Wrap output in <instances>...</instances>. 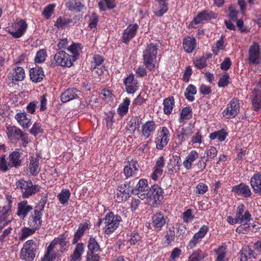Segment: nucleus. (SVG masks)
<instances>
[{
    "mask_svg": "<svg viewBox=\"0 0 261 261\" xmlns=\"http://www.w3.org/2000/svg\"><path fill=\"white\" fill-rule=\"evenodd\" d=\"M16 189L21 193L23 198H28L38 193L40 187L38 185H34L31 180L23 179L17 181L15 183Z\"/></svg>",
    "mask_w": 261,
    "mask_h": 261,
    "instance_id": "f257e3e1",
    "label": "nucleus"
},
{
    "mask_svg": "<svg viewBox=\"0 0 261 261\" xmlns=\"http://www.w3.org/2000/svg\"><path fill=\"white\" fill-rule=\"evenodd\" d=\"M158 46L152 43L147 45L143 53V63L145 67L150 71L155 68Z\"/></svg>",
    "mask_w": 261,
    "mask_h": 261,
    "instance_id": "f03ea898",
    "label": "nucleus"
},
{
    "mask_svg": "<svg viewBox=\"0 0 261 261\" xmlns=\"http://www.w3.org/2000/svg\"><path fill=\"white\" fill-rule=\"evenodd\" d=\"M121 221L120 216L114 215L113 212H109L104 218L103 231L106 234L112 233L118 227Z\"/></svg>",
    "mask_w": 261,
    "mask_h": 261,
    "instance_id": "7ed1b4c3",
    "label": "nucleus"
},
{
    "mask_svg": "<svg viewBox=\"0 0 261 261\" xmlns=\"http://www.w3.org/2000/svg\"><path fill=\"white\" fill-rule=\"evenodd\" d=\"M163 191L158 185L152 186L148 191L147 199L149 204L153 207H156L160 204L163 199Z\"/></svg>",
    "mask_w": 261,
    "mask_h": 261,
    "instance_id": "20e7f679",
    "label": "nucleus"
},
{
    "mask_svg": "<svg viewBox=\"0 0 261 261\" xmlns=\"http://www.w3.org/2000/svg\"><path fill=\"white\" fill-rule=\"evenodd\" d=\"M36 243L33 240L27 241L20 251V258L25 261H32L36 256L37 249Z\"/></svg>",
    "mask_w": 261,
    "mask_h": 261,
    "instance_id": "39448f33",
    "label": "nucleus"
},
{
    "mask_svg": "<svg viewBox=\"0 0 261 261\" xmlns=\"http://www.w3.org/2000/svg\"><path fill=\"white\" fill-rule=\"evenodd\" d=\"M7 134L11 140H19L22 141V145L25 146L28 143V135L15 126H9L7 127Z\"/></svg>",
    "mask_w": 261,
    "mask_h": 261,
    "instance_id": "423d86ee",
    "label": "nucleus"
},
{
    "mask_svg": "<svg viewBox=\"0 0 261 261\" xmlns=\"http://www.w3.org/2000/svg\"><path fill=\"white\" fill-rule=\"evenodd\" d=\"M52 64L62 67H70L74 62L73 57L63 50L58 51L54 57Z\"/></svg>",
    "mask_w": 261,
    "mask_h": 261,
    "instance_id": "0eeeda50",
    "label": "nucleus"
},
{
    "mask_svg": "<svg viewBox=\"0 0 261 261\" xmlns=\"http://www.w3.org/2000/svg\"><path fill=\"white\" fill-rule=\"evenodd\" d=\"M240 101L236 98H233L227 103L226 108L222 112L223 115L227 119L234 118L240 112Z\"/></svg>",
    "mask_w": 261,
    "mask_h": 261,
    "instance_id": "6e6552de",
    "label": "nucleus"
},
{
    "mask_svg": "<svg viewBox=\"0 0 261 261\" xmlns=\"http://www.w3.org/2000/svg\"><path fill=\"white\" fill-rule=\"evenodd\" d=\"M28 24L26 22L22 20H17V21L13 23L8 31L14 38H19L22 37L24 34Z\"/></svg>",
    "mask_w": 261,
    "mask_h": 261,
    "instance_id": "1a4fd4ad",
    "label": "nucleus"
},
{
    "mask_svg": "<svg viewBox=\"0 0 261 261\" xmlns=\"http://www.w3.org/2000/svg\"><path fill=\"white\" fill-rule=\"evenodd\" d=\"M11 207V201H9L7 204L0 207V232L11 222L12 219H9Z\"/></svg>",
    "mask_w": 261,
    "mask_h": 261,
    "instance_id": "9d476101",
    "label": "nucleus"
},
{
    "mask_svg": "<svg viewBox=\"0 0 261 261\" xmlns=\"http://www.w3.org/2000/svg\"><path fill=\"white\" fill-rule=\"evenodd\" d=\"M167 217L162 212H158L152 217L151 228L156 232L161 231L167 222Z\"/></svg>",
    "mask_w": 261,
    "mask_h": 261,
    "instance_id": "9b49d317",
    "label": "nucleus"
},
{
    "mask_svg": "<svg viewBox=\"0 0 261 261\" xmlns=\"http://www.w3.org/2000/svg\"><path fill=\"white\" fill-rule=\"evenodd\" d=\"M236 217L239 223L244 226L248 225L252 220L250 213L244 204H241L238 206Z\"/></svg>",
    "mask_w": 261,
    "mask_h": 261,
    "instance_id": "f8f14e48",
    "label": "nucleus"
},
{
    "mask_svg": "<svg viewBox=\"0 0 261 261\" xmlns=\"http://www.w3.org/2000/svg\"><path fill=\"white\" fill-rule=\"evenodd\" d=\"M261 57L259 44L254 42L250 45L248 50V62L249 64H258L260 63Z\"/></svg>",
    "mask_w": 261,
    "mask_h": 261,
    "instance_id": "ddd939ff",
    "label": "nucleus"
},
{
    "mask_svg": "<svg viewBox=\"0 0 261 261\" xmlns=\"http://www.w3.org/2000/svg\"><path fill=\"white\" fill-rule=\"evenodd\" d=\"M150 187L148 186L147 180L145 179H140L137 183L136 187L134 188V194L141 200L146 199Z\"/></svg>",
    "mask_w": 261,
    "mask_h": 261,
    "instance_id": "4468645a",
    "label": "nucleus"
},
{
    "mask_svg": "<svg viewBox=\"0 0 261 261\" xmlns=\"http://www.w3.org/2000/svg\"><path fill=\"white\" fill-rule=\"evenodd\" d=\"M217 17L216 13L210 10H204L197 14L195 18L191 22L190 25L194 27V25L199 24L203 21L210 20Z\"/></svg>",
    "mask_w": 261,
    "mask_h": 261,
    "instance_id": "2eb2a0df",
    "label": "nucleus"
},
{
    "mask_svg": "<svg viewBox=\"0 0 261 261\" xmlns=\"http://www.w3.org/2000/svg\"><path fill=\"white\" fill-rule=\"evenodd\" d=\"M44 209V206H42L40 210H38L35 207L32 213L29 217V224L30 226L33 227L37 229H39L42 225V211Z\"/></svg>",
    "mask_w": 261,
    "mask_h": 261,
    "instance_id": "dca6fc26",
    "label": "nucleus"
},
{
    "mask_svg": "<svg viewBox=\"0 0 261 261\" xmlns=\"http://www.w3.org/2000/svg\"><path fill=\"white\" fill-rule=\"evenodd\" d=\"M126 91L128 93L133 94L137 91L139 87L138 81L135 79L133 73L130 74L123 81Z\"/></svg>",
    "mask_w": 261,
    "mask_h": 261,
    "instance_id": "f3484780",
    "label": "nucleus"
},
{
    "mask_svg": "<svg viewBox=\"0 0 261 261\" xmlns=\"http://www.w3.org/2000/svg\"><path fill=\"white\" fill-rule=\"evenodd\" d=\"M181 166V159L179 155H175L170 159L167 163V173L169 174H172L178 171Z\"/></svg>",
    "mask_w": 261,
    "mask_h": 261,
    "instance_id": "a211bd4d",
    "label": "nucleus"
},
{
    "mask_svg": "<svg viewBox=\"0 0 261 261\" xmlns=\"http://www.w3.org/2000/svg\"><path fill=\"white\" fill-rule=\"evenodd\" d=\"M138 28L139 27L136 23L129 25L123 32L122 36V42L127 44L135 36Z\"/></svg>",
    "mask_w": 261,
    "mask_h": 261,
    "instance_id": "6ab92c4d",
    "label": "nucleus"
},
{
    "mask_svg": "<svg viewBox=\"0 0 261 261\" xmlns=\"http://www.w3.org/2000/svg\"><path fill=\"white\" fill-rule=\"evenodd\" d=\"M208 228L206 225H203L200 228L199 231L196 233L192 240L189 242L188 247L190 248H193L199 243L207 233Z\"/></svg>",
    "mask_w": 261,
    "mask_h": 261,
    "instance_id": "aec40b11",
    "label": "nucleus"
},
{
    "mask_svg": "<svg viewBox=\"0 0 261 261\" xmlns=\"http://www.w3.org/2000/svg\"><path fill=\"white\" fill-rule=\"evenodd\" d=\"M76 23V19L70 18L67 15L59 17L55 24V26L58 29L68 28Z\"/></svg>",
    "mask_w": 261,
    "mask_h": 261,
    "instance_id": "412c9836",
    "label": "nucleus"
},
{
    "mask_svg": "<svg viewBox=\"0 0 261 261\" xmlns=\"http://www.w3.org/2000/svg\"><path fill=\"white\" fill-rule=\"evenodd\" d=\"M169 132L166 127H163L162 131L158 137L156 141V148L159 149H162L165 146L169 140Z\"/></svg>",
    "mask_w": 261,
    "mask_h": 261,
    "instance_id": "4be33fe9",
    "label": "nucleus"
},
{
    "mask_svg": "<svg viewBox=\"0 0 261 261\" xmlns=\"http://www.w3.org/2000/svg\"><path fill=\"white\" fill-rule=\"evenodd\" d=\"M156 128V124L153 121H148L142 125L141 136L144 139L149 138Z\"/></svg>",
    "mask_w": 261,
    "mask_h": 261,
    "instance_id": "5701e85b",
    "label": "nucleus"
},
{
    "mask_svg": "<svg viewBox=\"0 0 261 261\" xmlns=\"http://www.w3.org/2000/svg\"><path fill=\"white\" fill-rule=\"evenodd\" d=\"M138 167L139 165L137 161L132 160L129 162L128 165L126 166L123 169L124 175L127 178L136 175L138 171Z\"/></svg>",
    "mask_w": 261,
    "mask_h": 261,
    "instance_id": "b1692460",
    "label": "nucleus"
},
{
    "mask_svg": "<svg viewBox=\"0 0 261 261\" xmlns=\"http://www.w3.org/2000/svg\"><path fill=\"white\" fill-rule=\"evenodd\" d=\"M32 210L33 207L28 204V201L23 200L18 203L17 215L24 219Z\"/></svg>",
    "mask_w": 261,
    "mask_h": 261,
    "instance_id": "393cba45",
    "label": "nucleus"
},
{
    "mask_svg": "<svg viewBox=\"0 0 261 261\" xmlns=\"http://www.w3.org/2000/svg\"><path fill=\"white\" fill-rule=\"evenodd\" d=\"M30 79L35 83L40 82L44 77L43 69L39 67L32 68L30 70Z\"/></svg>",
    "mask_w": 261,
    "mask_h": 261,
    "instance_id": "a878e982",
    "label": "nucleus"
},
{
    "mask_svg": "<svg viewBox=\"0 0 261 261\" xmlns=\"http://www.w3.org/2000/svg\"><path fill=\"white\" fill-rule=\"evenodd\" d=\"M15 118L23 128H28L31 124L30 116L25 112L17 113Z\"/></svg>",
    "mask_w": 261,
    "mask_h": 261,
    "instance_id": "bb28decb",
    "label": "nucleus"
},
{
    "mask_svg": "<svg viewBox=\"0 0 261 261\" xmlns=\"http://www.w3.org/2000/svg\"><path fill=\"white\" fill-rule=\"evenodd\" d=\"M80 92L77 90L72 88L67 89L61 95V100L63 102H66L77 97Z\"/></svg>",
    "mask_w": 261,
    "mask_h": 261,
    "instance_id": "cd10ccee",
    "label": "nucleus"
},
{
    "mask_svg": "<svg viewBox=\"0 0 261 261\" xmlns=\"http://www.w3.org/2000/svg\"><path fill=\"white\" fill-rule=\"evenodd\" d=\"M232 191L238 195H243L244 197H248L251 196V191L249 186L244 184H240L234 186Z\"/></svg>",
    "mask_w": 261,
    "mask_h": 261,
    "instance_id": "c85d7f7f",
    "label": "nucleus"
},
{
    "mask_svg": "<svg viewBox=\"0 0 261 261\" xmlns=\"http://www.w3.org/2000/svg\"><path fill=\"white\" fill-rule=\"evenodd\" d=\"M183 48L187 53L193 51L196 46V40L195 38L186 37L183 40Z\"/></svg>",
    "mask_w": 261,
    "mask_h": 261,
    "instance_id": "c756f323",
    "label": "nucleus"
},
{
    "mask_svg": "<svg viewBox=\"0 0 261 261\" xmlns=\"http://www.w3.org/2000/svg\"><path fill=\"white\" fill-rule=\"evenodd\" d=\"M199 157V154L195 150L189 152L183 162V166L187 170H190L192 167L193 163Z\"/></svg>",
    "mask_w": 261,
    "mask_h": 261,
    "instance_id": "7c9ffc66",
    "label": "nucleus"
},
{
    "mask_svg": "<svg viewBox=\"0 0 261 261\" xmlns=\"http://www.w3.org/2000/svg\"><path fill=\"white\" fill-rule=\"evenodd\" d=\"M165 165V160L163 156H160L156 162L154 167V170L152 174V178L155 180L157 179L158 176L161 175L163 173V168Z\"/></svg>",
    "mask_w": 261,
    "mask_h": 261,
    "instance_id": "2f4dec72",
    "label": "nucleus"
},
{
    "mask_svg": "<svg viewBox=\"0 0 261 261\" xmlns=\"http://www.w3.org/2000/svg\"><path fill=\"white\" fill-rule=\"evenodd\" d=\"M103 57L99 55H95L93 57V60L91 62V68L93 70H95V72L100 75L103 74V70L101 67L99 69L98 67L101 66L103 62Z\"/></svg>",
    "mask_w": 261,
    "mask_h": 261,
    "instance_id": "473e14b6",
    "label": "nucleus"
},
{
    "mask_svg": "<svg viewBox=\"0 0 261 261\" xmlns=\"http://www.w3.org/2000/svg\"><path fill=\"white\" fill-rule=\"evenodd\" d=\"M250 184L254 193L261 195V174H254L251 178Z\"/></svg>",
    "mask_w": 261,
    "mask_h": 261,
    "instance_id": "72a5a7b5",
    "label": "nucleus"
},
{
    "mask_svg": "<svg viewBox=\"0 0 261 261\" xmlns=\"http://www.w3.org/2000/svg\"><path fill=\"white\" fill-rule=\"evenodd\" d=\"M82 50V46L80 43L72 42L70 44L67 51L71 54L70 55L73 57V59L75 61L79 57L80 54Z\"/></svg>",
    "mask_w": 261,
    "mask_h": 261,
    "instance_id": "f704fd0d",
    "label": "nucleus"
},
{
    "mask_svg": "<svg viewBox=\"0 0 261 261\" xmlns=\"http://www.w3.org/2000/svg\"><path fill=\"white\" fill-rule=\"evenodd\" d=\"M163 105L164 106L163 111L164 114L167 115L171 114L173 109L175 106V102L173 97L170 96L165 98L163 100Z\"/></svg>",
    "mask_w": 261,
    "mask_h": 261,
    "instance_id": "c9c22d12",
    "label": "nucleus"
},
{
    "mask_svg": "<svg viewBox=\"0 0 261 261\" xmlns=\"http://www.w3.org/2000/svg\"><path fill=\"white\" fill-rule=\"evenodd\" d=\"M88 228V224L87 223H81L76 232L74 233V238L72 241V244H76L77 242L81 240L86 230Z\"/></svg>",
    "mask_w": 261,
    "mask_h": 261,
    "instance_id": "e433bc0d",
    "label": "nucleus"
},
{
    "mask_svg": "<svg viewBox=\"0 0 261 261\" xmlns=\"http://www.w3.org/2000/svg\"><path fill=\"white\" fill-rule=\"evenodd\" d=\"M84 250V244L83 243H77L74 251L71 256L70 261H76L80 259Z\"/></svg>",
    "mask_w": 261,
    "mask_h": 261,
    "instance_id": "4c0bfd02",
    "label": "nucleus"
},
{
    "mask_svg": "<svg viewBox=\"0 0 261 261\" xmlns=\"http://www.w3.org/2000/svg\"><path fill=\"white\" fill-rule=\"evenodd\" d=\"M20 152L17 151H13L9 156V161L8 166L9 167H17L21 165V162L19 159Z\"/></svg>",
    "mask_w": 261,
    "mask_h": 261,
    "instance_id": "58836bf2",
    "label": "nucleus"
},
{
    "mask_svg": "<svg viewBox=\"0 0 261 261\" xmlns=\"http://www.w3.org/2000/svg\"><path fill=\"white\" fill-rule=\"evenodd\" d=\"M25 77L24 69L21 67H17L13 69L12 73V80L13 82L22 81Z\"/></svg>",
    "mask_w": 261,
    "mask_h": 261,
    "instance_id": "ea45409f",
    "label": "nucleus"
},
{
    "mask_svg": "<svg viewBox=\"0 0 261 261\" xmlns=\"http://www.w3.org/2000/svg\"><path fill=\"white\" fill-rule=\"evenodd\" d=\"M239 254L240 261H247L249 258H255L254 251L246 246L242 248Z\"/></svg>",
    "mask_w": 261,
    "mask_h": 261,
    "instance_id": "a19ab883",
    "label": "nucleus"
},
{
    "mask_svg": "<svg viewBox=\"0 0 261 261\" xmlns=\"http://www.w3.org/2000/svg\"><path fill=\"white\" fill-rule=\"evenodd\" d=\"M215 252L216 255L215 261H228L226 256V246H220L215 250Z\"/></svg>",
    "mask_w": 261,
    "mask_h": 261,
    "instance_id": "79ce46f5",
    "label": "nucleus"
},
{
    "mask_svg": "<svg viewBox=\"0 0 261 261\" xmlns=\"http://www.w3.org/2000/svg\"><path fill=\"white\" fill-rule=\"evenodd\" d=\"M71 193L68 189H64L61 190V192L57 195L61 204L63 205L68 204V200L70 197Z\"/></svg>",
    "mask_w": 261,
    "mask_h": 261,
    "instance_id": "37998d69",
    "label": "nucleus"
},
{
    "mask_svg": "<svg viewBox=\"0 0 261 261\" xmlns=\"http://www.w3.org/2000/svg\"><path fill=\"white\" fill-rule=\"evenodd\" d=\"M88 251L87 252L97 253L100 250V246L95 238L90 237L88 241Z\"/></svg>",
    "mask_w": 261,
    "mask_h": 261,
    "instance_id": "c03bdc74",
    "label": "nucleus"
},
{
    "mask_svg": "<svg viewBox=\"0 0 261 261\" xmlns=\"http://www.w3.org/2000/svg\"><path fill=\"white\" fill-rule=\"evenodd\" d=\"M66 6L71 11H80L84 7L78 0H67Z\"/></svg>",
    "mask_w": 261,
    "mask_h": 261,
    "instance_id": "a18cd8bd",
    "label": "nucleus"
},
{
    "mask_svg": "<svg viewBox=\"0 0 261 261\" xmlns=\"http://www.w3.org/2000/svg\"><path fill=\"white\" fill-rule=\"evenodd\" d=\"M197 89L195 86L193 85H189L186 89L185 91V96L186 99L190 101H193L194 100V95L196 94Z\"/></svg>",
    "mask_w": 261,
    "mask_h": 261,
    "instance_id": "49530a36",
    "label": "nucleus"
},
{
    "mask_svg": "<svg viewBox=\"0 0 261 261\" xmlns=\"http://www.w3.org/2000/svg\"><path fill=\"white\" fill-rule=\"evenodd\" d=\"M39 160L35 158H32L30 160L29 165V172L31 175H35L39 172Z\"/></svg>",
    "mask_w": 261,
    "mask_h": 261,
    "instance_id": "de8ad7c7",
    "label": "nucleus"
},
{
    "mask_svg": "<svg viewBox=\"0 0 261 261\" xmlns=\"http://www.w3.org/2000/svg\"><path fill=\"white\" fill-rule=\"evenodd\" d=\"M130 101L127 97H125L123 99L122 103L119 105L118 108V112L120 115L123 116L128 112V106L130 105Z\"/></svg>",
    "mask_w": 261,
    "mask_h": 261,
    "instance_id": "09e8293b",
    "label": "nucleus"
},
{
    "mask_svg": "<svg viewBox=\"0 0 261 261\" xmlns=\"http://www.w3.org/2000/svg\"><path fill=\"white\" fill-rule=\"evenodd\" d=\"M192 117V109L190 107L184 108L180 114L179 122H184L185 120L190 119Z\"/></svg>",
    "mask_w": 261,
    "mask_h": 261,
    "instance_id": "8fccbe9b",
    "label": "nucleus"
},
{
    "mask_svg": "<svg viewBox=\"0 0 261 261\" xmlns=\"http://www.w3.org/2000/svg\"><path fill=\"white\" fill-rule=\"evenodd\" d=\"M227 136V134L223 130L215 132L210 135V138L213 140L216 139L218 141L222 142L224 141Z\"/></svg>",
    "mask_w": 261,
    "mask_h": 261,
    "instance_id": "3c124183",
    "label": "nucleus"
},
{
    "mask_svg": "<svg viewBox=\"0 0 261 261\" xmlns=\"http://www.w3.org/2000/svg\"><path fill=\"white\" fill-rule=\"evenodd\" d=\"M207 254L200 250L194 252L189 257L188 261H199L203 259Z\"/></svg>",
    "mask_w": 261,
    "mask_h": 261,
    "instance_id": "603ef678",
    "label": "nucleus"
},
{
    "mask_svg": "<svg viewBox=\"0 0 261 261\" xmlns=\"http://www.w3.org/2000/svg\"><path fill=\"white\" fill-rule=\"evenodd\" d=\"M98 6L100 10L105 11L106 7L109 9H113L116 5L114 0H101L98 3Z\"/></svg>",
    "mask_w": 261,
    "mask_h": 261,
    "instance_id": "864d4df0",
    "label": "nucleus"
},
{
    "mask_svg": "<svg viewBox=\"0 0 261 261\" xmlns=\"http://www.w3.org/2000/svg\"><path fill=\"white\" fill-rule=\"evenodd\" d=\"M47 57V53L45 49H42L38 50L35 58L36 64H41L43 63Z\"/></svg>",
    "mask_w": 261,
    "mask_h": 261,
    "instance_id": "5fc2aeb1",
    "label": "nucleus"
},
{
    "mask_svg": "<svg viewBox=\"0 0 261 261\" xmlns=\"http://www.w3.org/2000/svg\"><path fill=\"white\" fill-rule=\"evenodd\" d=\"M36 230L37 229L33 227H31V228L26 227H24L21 230V233L20 236L19 237V240H24L27 238L34 234Z\"/></svg>",
    "mask_w": 261,
    "mask_h": 261,
    "instance_id": "6e6d98bb",
    "label": "nucleus"
},
{
    "mask_svg": "<svg viewBox=\"0 0 261 261\" xmlns=\"http://www.w3.org/2000/svg\"><path fill=\"white\" fill-rule=\"evenodd\" d=\"M217 152L218 151L215 147L212 146H208L206 148V150L205 152L207 157L206 162L212 161L213 159H214V158L216 156Z\"/></svg>",
    "mask_w": 261,
    "mask_h": 261,
    "instance_id": "4d7b16f0",
    "label": "nucleus"
},
{
    "mask_svg": "<svg viewBox=\"0 0 261 261\" xmlns=\"http://www.w3.org/2000/svg\"><path fill=\"white\" fill-rule=\"evenodd\" d=\"M128 242L131 245H135L141 241V237L137 231L134 230L128 236Z\"/></svg>",
    "mask_w": 261,
    "mask_h": 261,
    "instance_id": "13d9d810",
    "label": "nucleus"
},
{
    "mask_svg": "<svg viewBox=\"0 0 261 261\" xmlns=\"http://www.w3.org/2000/svg\"><path fill=\"white\" fill-rule=\"evenodd\" d=\"M55 4H50L46 6L42 12V15L47 19L50 18L54 12Z\"/></svg>",
    "mask_w": 261,
    "mask_h": 261,
    "instance_id": "bf43d9fd",
    "label": "nucleus"
},
{
    "mask_svg": "<svg viewBox=\"0 0 261 261\" xmlns=\"http://www.w3.org/2000/svg\"><path fill=\"white\" fill-rule=\"evenodd\" d=\"M225 46L224 43V41L223 39L218 40L216 43L215 46H213L212 47V51L215 55H217L218 52L220 50H223L224 49Z\"/></svg>",
    "mask_w": 261,
    "mask_h": 261,
    "instance_id": "052dcab7",
    "label": "nucleus"
},
{
    "mask_svg": "<svg viewBox=\"0 0 261 261\" xmlns=\"http://www.w3.org/2000/svg\"><path fill=\"white\" fill-rule=\"evenodd\" d=\"M193 62L195 66L199 69H202L207 66L206 59L204 57L196 58Z\"/></svg>",
    "mask_w": 261,
    "mask_h": 261,
    "instance_id": "680f3d73",
    "label": "nucleus"
},
{
    "mask_svg": "<svg viewBox=\"0 0 261 261\" xmlns=\"http://www.w3.org/2000/svg\"><path fill=\"white\" fill-rule=\"evenodd\" d=\"M229 83V75L228 73H225L220 78L218 85L219 87L224 88Z\"/></svg>",
    "mask_w": 261,
    "mask_h": 261,
    "instance_id": "e2e57ef3",
    "label": "nucleus"
},
{
    "mask_svg": "<svg viewBox=\"0 0 261 261\" xmlns=\"http://www.w3.org/2000/svg\"><path fill=\"white\" fill-rule=\"evenodd\" d=\"M134 193V190L130 186H128L125 189L124 192H122V195H120L119 197L122 201L126 200L130 196L131 193Z\"/></svg>",
    "mask_w": 261,
    "mask_h": 261,
    "instance_id": "0e129e2a",
    "label": "nucleus"
},
{
    "mask_svg": "<svg viewBox=\"0 0 261 261\" xmlns=\"http://www.w3.org/2000/svg\"><path fill=\"white\" fill-rule=\"evenodd\" d=\"M193 218L194 216L192 215V210L191 209H188L183 213L182 219L184 222H190L193 220Z\"/></svg>",
    "mask_w": 261,
    "mask_h": 261,
    "instance_id": "69168bd1",
    "label": "nucleus"
},
{
    "mask_svg": "<svg viewBox=\"0 0 261 261\" xmlns=\"http://www.w3.org/2000/svg\"><path fill=\"white\" fill-rule=\"evenodd\" d=\"M127 131L129 134L134 133L137 129V122L135 119H131L129 120L126 126Z\"/></svg>",
    "mask_w": 261,
    "mask_h": 261,
    "instance_id": "338daca9",
    "label": "nucleus"
},
{
    "mask_svg": "<svg viewBox=\"0 0 261 261\" xmlns=\"http://www.w3.org/2000/svg\"><path fill=\"white\" fill-rule=\"evenodd\" d=\"M252 104L254 111H258L261 107V97L255 95L252 100Z\"/></svg>",
    "mask_w": 261,
    "mask_h": 261,
    "instance_id": "774afa93",
    "label": "nucleus"
}]
</instances>
